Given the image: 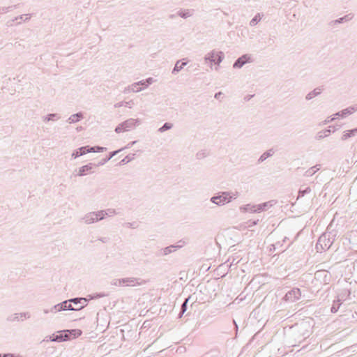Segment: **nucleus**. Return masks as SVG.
<instances>
[{"label":"nucleus","instance_id":"nucleus-1","mask_svg":"<svg viewBox=\"0 0 357 357\" xmlns=\"http://www.w3.org/2000/svg\"><path fill=\"white\" fill-rule=\"evenodd\" d=\"M238 197V192H220L217 195L211 198V202L218 206H223L229 203L233 199H236Z\"/></svg>","mask_w":357,"mask_h":357},{"label":"nucleus","instance_id":"nucleus-2","mask_svg":"<svg viewBox=\"0 0 357 357\" xmlns=\"http://www.w3.org/2000/svg\"><path fill=\"white\" fill-rule=\"evenodd\" d=\"M82 333V332L79 329L63 330L61 331L59 334H53V335L50 337V340L61 342L77 337L80 336Z\"/></svg>","mask_w":357,"mask_h":357},{"label":"nucleus","instance_id":"nucleus-3","mask_svg":"<svg viewBox=\"0 0 357 357\" xmlns=\"http://www.w3.org/2000/svg\"><path fill=\"white\" fill-rule=\"evenodd\" d=\"M335 234L331 232H325L321 234L316 244L317 252H322L328 250L335 240Z\"/></svg>","mask_w":357,"mask_h":357},{"label":"nucleus","instance_id":"nucleus-4","mask_svg":"<svg viewBox=\"0 0 357 357\" xmlns=\"http://www.w3.org/2000/svg\"><path fill=\"white\" fill-rule=\"evenodd\" d=\"M111 284L114 286L135 287L136 285H143L146 284V281L137 278H125L121 279H114L111 282Z\"/></svg>","mask_w":357,"mask_h":357},{"label":"nucleus","instance_id":"nucleus-5","mask_svg":"<svg viewBox=\"0 0 357 357\" xmlns=\"http://www.w3.org/2000/svg\"><path fill=\"white\" fill-rule=\"evenodd\" d=\"M182 243V244L171 245L166 248L160 249L157 252L156 255L158 257H162V256H167L172 252H174L176 250H178L183 246L184 242H182L181 241H180L178 242V243Z\"/></svg>","mask_w":357,"mask_h":357},{"label":"nucleus","instance_id":"nucleus-6","mask_svg":"<svg viewBox=\"0 0 357 357\" xmlns=\"http://www.w3.org/2000/svg\"><path fill=\"white\" fill-rule=\"evenodd\" d=\"M252 62L251 56L249 54H243L239 58H238L233 64L234 68H242L245 64L248 63Z\"/></svg>","mask_w":357,"mask_h":357},{"label":"nucleus","instance_id":"nucleus-7","mask_svg":"<svg viewBox=\"0 0 357 357\" xmlns=\"http://www.w3.org/2000/svg\"><path fill=\"white\" fill-rule=\"evenodd\" d=\"M30 317L31 314H29V312L15 313L8 316L7 318V321L10 322L18 321L20 319L21 320H23L24 319H29Z\"/></svg>","mask_w":357,"mask_h":357},{"label":"nucleus","instance_id":"nucleus-8","mask_svg":"<svg viewBox=\"0 0 357 357\" xmlns=\"http://www.w3.org/2000/svg\"><path fill=\"white\" fill-rule=\"evenodd\" d=\"M139 123L140 121L139 119H129L123 122V126H124L125 130L127 132L133 129Z\"/></svg>","mask_w":357,"mask_h":357},{"label":"nucleus","instance_id":"nucleus-9","mask_svg":"<svg viewBox=\"0 0 357 357\" xmlns=\"http://www.w3.org/2000/svg\"><path fill=\"white\" fill-rule=\"evenodd\" d=\"M82 220L86 225H90L98 222L93 211L86 213Z\"/></svg>","mask_w":357,"mask_h":357},{"label":"nucleus","instance_id":"nucleus-10","mask_svg":"<svg viewBox=\"0 0 357 357\" xmlns=\"http://www.w3.org/2000/svg\"><path fill=\"white\" fill-rule=\"evenodd\" d=\"M96 164L89 163L86 165H84L79 168L78 172L76 174L78 176H84L88 174L89 172L93 169V167H96Z\"/></svg>","mask_w":357,"mask_h":357},{"label":"nucleus","instance_id":"nucleus-11","mask_svg":"<svg viewBox=\"0 0 357 357\" xmlns=\"http://www.w3.org/2000/svg\"><path fill=\"white\" fill-rule=\"evenodd\" d=\"M275 204V200H271L266 202H264L259 204H257V213H260L264 211L268 210L270 207L273 206Z\"/></svg>","mask_w":357,"mask_h":357},{"label":"nucleus","instance_id":"nucleus-12","mask_svg":"<svg viewBox=\"0 0 357 357\" xmlns=\"http://www.w3.org/2000/svg\"><path fill=\"white\" fill-rule=\"evenodd\" d=\"M353 18V15L351 14H348L344 15L342 17H340L337 20H333L330 22L331 26H336L338 24L344 23L350 21Z\"/></svg>","mask_w":357,"mask_h":357},{"label":"nucleus","instance_id":"nucleus-13","mask_svg":"<svg viewBox=\"0 0 357 357\" xmlns=\"http://www.w3.org/2000/svg\"><path fill=\"white\" fill-rule=\"evenodd\" d=\"M121 151V149H118L116 151H114L109 153V155L106 158L102 159L98 164H96V167H99L107 163L109 160H111L114 156H115L117 153Z\"/></svg>","mask_w":357,"mask_h":357},{"label":"nucleus","instance_id":"nucleus-14","mask_svg":"<svg viewBox=\"0 0 357 357\" xmlns=\"http://www.w3.org/2000/svg\"><path fill=\"white\" fill-rule=\"evenodd\" d=\"M84 118L82 112H78L71 115L68 119L67 122L70 124L75 123L80 121Z\"/></svg>","mask_w":357,"mask_h":357},{"label":"nucleus","instance_id":"nucleus-15","mask_svg":"<svg viewBox=\"0 0 357 357\" xmlns=\"http://www.w3.org/2000/svg\"><path fill=\"white\" fill-rule=\"evenodd\" d=\"M356 135L357 128L352 130H345L343 132L342 136L341 137V139L342 141H345L348 139L349 137H354Z\"/></svg>","mask_w":357,"mask_h":357},{"label":"nucleus","instance_id":"nucleus-16","mask_svg":"<svg viewBox=\"0 0 357 357\" xmlns=\"http://www.w3.org/2000/svg\"><path fill=\"white\" fill-rule=\"evenodd\" d=\"M143 81H139L138 82L134 83L131 84L130 86H128L127 88L125 89L124 92L126 93L127 91H132V92H139L142 91V88H140L139 86V84H142Z\"/></svg>","mask_w":357,"mask_h":357},{"label":"nucleus","instance_id":"nucleus-17","mask_svg":"<svg viewBox=\"0 0 357 357\" xmlns=\"http://www.w3.org/2000/svg\"><path fill=\"white\" fill-rule=\"evenodd\" d=\"M355 109L354 107H350L347 109H344L339 112H337L334 114L335 117L337 116H341L342 118L347 116V115L351 114L354 112Z\"/></svg>","mask_w":357,"mask_h":357},{"label":"nucleus","instance_id":"nucleus-18","mask_svg":"<svg viewBox=\"0 0 357 357\" xmlns=\"http://www.w3.org/2000/svg\"><path fill=\"white\" fill-rule=\"evenodd\" d=\"M343 300V296L342 295H339L336 301H334L333 304L331 308V311L332 313H335L337 312L341 305V301Z\"/></svg>","mask_w":357,"mask_h":357},{"label":"nucleus","instance_id":"nucleus-19","mask_svg":"<svg viewBox=\"0 0 357 357\" xmlns=\"http://www.w3.org/2000/svg\"><path fill=\"white\" fill-rule=\"evenodd\" d=\"M331 126H329L327 129L322 130L318 132L316 135V139L318 140H320L321 139H324V138L329 136V135L331 132Z\"/></svg>","mask_w":357,"mask_h":357},{"label":"nucleus","instance_id":"nucleus-20","mask_svg":"<svg viewBox=\"0 0 357 357\" xmlns=\"http://www.w3.org/2000/svg\"><path fill=\"white\" fill-rule=\"evenodd\" d=\"M274 153V151L273 149H268L266 152H264L258 159L257 163L260 164L265 161L268 158L271 157Z\"/></svg>","mask_w":357,"mask_h":357},{"label":"nucleus","instance_id":"nucleus-21","mask_svg":"<svg viewBox=\"0 0 357 357\" xmlns=\"http://www.w3.org/2000/svg\"><path fill=\"white\" fill-rule=\"evenodd\" d=\"M86 153H88V150H86L85 146H82L73 152L72 157L77 158V157L83 155Z\"/></svg>","mask_w":357,"mask_h":357},{"label":"nucleus","instance_id":"nucleus-22","mask_svg":"<svg viewBox=\"0 0 357 357\" xmlns=\"http://www.w3.org/2000/svg\"><path fill=\"white\" fill-rule=\"evenodd\" d=\"M187 62H181V61H176L174 68H173L172 73L174 75H176L178 73L180 70H181L185 66H186Z\"/></svg>","mask_w":357,"mask_h":357},{"label":"nucleus","instance_id":"nucleus-23","mask_svg":"<svg viewBox=\"0 0 357 357\" xmlns=\"http://www.w3.org/2000/svg\"><path fill=\"white\" fill-rule=\"evenodd\" d=\"M217 52L215 50H212L208 54H206L204 56V60L207 61H210L211 63H213L215 61Z\"/></svg>","mask_w":357,"mask_h":357},{"label":"nucleus","instance_id":"nucleus-24","mask_svg":"<svg viewBox=\"0 0 357 357\" xmlns=\"http://www.w3.org/2000/svg\"><path fill=\"white\" fill-rule=\"evenodd\" d=\"M321 93V89L320 88H316L311 92L308 93L307 94L305 98L307 100H311V99L314 98V97H316L317 96L319 95Z\"/></svg>","mask_w":357,"mask_h":357},{"label":"nucleus","instance_id":"nucleus-25","mask_svg":"<svg viewBox=\"0 0 357 357\" xmlns=\"http://www.w3.org/2000/svg\"><path fill=\"white\" fill-rule=\"evenodd\" d=\"M193 14V10H181L178 12V15L182 18L186 19Z\"/></svg>","mask_w":357,"mask_h":357},{"label":"nucleus","instance_id":"nucleus-26","mask_svg":"<svg viewBox=\"0 0 357 357\" xmlns=\"http://www.w3.org/2000/svg\"><path fill=\"white\" fill-rule=\"evenodd\" d=\"M241 209L245 212H250V213H257V205L252 204H247L243 207H241Z\"/></svg>","mask_w":357,"mask_h":357},{"label":"nucleus","instance_id":"nucleus-27","mask_svg":"<svg viewBox=\"0 0 357 357\" xmlns=\"http://www.w3.org/2000/svg\"><path fill=\"white\" fill-rule=\"evenodd\" d=\"M319 169H320V165H316L312 167L311 168H310L309 169H307L305 173V176H311L314 175L318 170H319Z\"/></svg>","mask_w":357,"mask_h":357},{"label":"nucleus","instance_id":"nucleus-28","mask_svg":"<svg viewBox=\"0 0 357 357\" xmlns=\"http://www.w3.org/2000/svg\"><path fill=\"white\" fill-rule=\"evenodd\" d=\"M191 299V296H188L187 298H185V301L182 303L181 306V311L179 313V317H182L183 313L187 310V305L188 301Z\"/></svg>","mask_w":357,"mask_h":357},{"label":"nucleus","instance_id":"nucleus-29","mask_svg":"<svg viewBox=\"0 0 357 357\" xmlns=\"http://www.w3.org/2000/svg\"><path fill=\"white\" fill-rule=\"evenodd\" d=\"M294 295V301H297L301 296V291L298 288H291V296Z\"/></svg>","mask_w":357,"mask_h":357},{"label":"nucleus","instance_id":"nucleus-30","mask_svg":"<svg viewBox=\"0 0 357 357\" xmlns=\"http://www.w3.org/2000/svg\"><path fill=\"white\" fill-rule=\"evenodd\" d=\"M135 154H134V153L127 155L123 159H122L119 162V165H123L127 164L128 162H130L131 160H132L135 158Z\"/></svg>","mask_w":357,"mask_h":357},{"label":"nucleus","instance_id":"nucleus-31","mask_svg":"<svg viewBox=\"0 0 357 357\" xmlns=\"http://www.w3.org/2000/svg\"><path fill=\"white\" fill-rule=\"evenodd\" d=\"M172 127H173V124L172 123L166 122L163 124L162 126H161L160 128H158V131L159 132H164L167 130L172 129Z\"/></svg>","mask_w":357,"mask_h":357},{"label":"nucleus","instance_id":"nucleus-32","mask_svg":"<svg viewBox=\"0 0 357 357\" xmlns=\"http://www.w3.org/2000/svg\"><path fill=\"white\" fill-rule=\"evenodd\" d=\"M224 56H225L224 53L222 52H221V51L217 52L216 56L215 57V61H213V63L215 64L219 65L222 61Z\"/></svg>","mask_w":357,"mask_h":357},{"label":"nucleus","instance_id":"nucleus-33","mask_svg":"<svg viewBox=\"0 0 357 357\" xmlns=\"http://www.w3.org/2000/svg\"><path fill=\"white\" fill-rule=\"evenodd\" d=\"M132 104H133L132 100L121 101V102L116 103L114 105V107L117 108V107L124 106V107H128L130 108Z\"/></svg>","mask_w":357,"mask_h":357},{"label":"nucleus","instance_id":"nucleus-34","mask_svg":"<svg viewBox=\"0 0 357 357\" xmlns=\"http://www.w3.org/2000/svg\"><path fill=\"white\" fill-rule=\"evenodd\" d=\"M70 303H73L75 305L82 304V301L87 302L88 299L86 298H73L69 299Z\"/></svg>","mask_w":357,"mask_h":357},{"label":"nucleus","instance_id":"nucleus-35","mask_svg":"<svg viewBox=\"0 0 357 357\" xmlns=\"http://www.w3.org/2000/svg\"><path fill=\"white\" fill-rule=\"evenodd\" d=\"M261 15L258 13L250 21V26H255L261 20Z\"/></svg>","mask_w":357,"mask_h":357},{"label":"nucleus","instance_id":"nucleus-36","mask_svg":"<svg viewBox=\"0 0 357 357\" xmlns=\"http://www.w3.org/2000/svg\"><path fill=\"white\" fill-rule=\"evenodd\" d=\"M123 226L126 228L136 229L139 227V223L136 221L132 222H125L123 224Z\"/></svg>","mask_w":357,"mask_h":357},{"label":"nucleus","instance_id":"nucleus-37","mask_svg":"<svg viewBox=\"0 0 357 357\" xmlns=\"http://www.w3.org/2000/svg\"><path fill=\"white\" fill-rule=\"evenodd\" d=\"M311 192V189L309 187L305 188L304 190L300 189L298 190V195L297 196V199H300L301 197H303L305 194L310 193Z\"/></svg>","mask_w":357,"mask_h":357},{"label":"nucleus","instance_id":"nucleus-38","mask_svg":"<svg viewBox=\"0 0 357 357\" xmlns=\"http://www.w3.org/2000/svg\"><path fill=\"white\" fill-rule=\"evenodd\" d=\"M98 219V221L102 220L105 218V210H100L98 211H93Z\"/></svg>","mask_w":357,"mask_h":357},{"label":"nucleus","instance_id":"nucleus-39","mask_svg":"<svg viewBox=\"0 0 357 357\" xmlns=\"http://www.w3.org/2000/svg\"><path fill=\"white\" fill-rule=\"evenodd\" d=\"M31 17V14L21 15L18 17H15L13 21L17 20L18 19L23 20L24 22L28 21Z\"/></svg>","mask_w":357,"mask_h":357},{"label":"nucleus","instance_id":"nucleus-40","mask_svg":"<svg viewBox=\"0 0 357 357\" xmlns=\"http://www.w3.org/2000/svg\"><path fill=\"white\" fill-rule=\"evenodd\" d=\"M47 121H56L60 119V116L58 114H49L47 115Z\"/></svg>","mask_w":357,"mask_h":357},{"label":"nucleus","instance_id":"nucleus-41","mask_svg":"<svg viewBox=\"0 0 357 357\" xmlns=\"http://www.w3.org/2000/svg\"><path fill=\"white\" fill-rule=\"evenodd\" d=\"M105 214L107 216H113L114 215L118 214L116 209L114 208H107L105 210Z\"/></svg>","mask_w":357,"mask_h":357},{"label":"nucleus","instance_id":"nucleus-42","mask_svg":"<svg viewBox=\"0 0 357 357\" xmlns=\"http://www.w3.org/2000/svg\"><path fill=\"white\" fill-rule=\"evenodd\" d=\"M115 132L116 133H120V132H126V130H125L124 126H123V122L119 124L116 127Z\"/></svg>","mask_w":357,"mask_h":357},{"label":"nucleus","instance_id":"nucleus-43","mask_svg":"<svg viewBox=\"0 0 357 357\" xmlns=\"http://www.w3.org/2000/svg\"><path fill=\"white\" fill-rule=\"evenodd\" d=\"M89 296H90V299H96V298L105 297V296H106V294L104 293H96L93 295H90Z\"/></svg>","mask_w":357,"mask_h":357},{"label":"nucleus","instance_id":"nucleus-44","mask_svg":"<svg viewBox=\"0 0 357 357\" xmlns=\"http://www.w3.org/2000/svg\"><path fill=\"white\" fill-rule=\"evenodd\" d=\"M68 303H70L69 300L64 301L59 303L60 309L61 311L67 310Z\"/></svg>","mask_w":357,"mask_h":357},{"label":"nucleus","instance_id":"nucleus-45","mask_svg":"<svg viewBox=\"0 0 357 357\" xmlns=\"http://www.w3.org/2000/svg\"><path fill=\"white\" fill-rule=\"evenodd\" d=\"M84 307V305H81L78 308H75L74 307H73V305L70 303H68V307H67V310H74V311H78V310H82V308Z\"/></svg>","mask_w":357,"mask_h":357},{"label":"nucleus","instance_id":"nucleus-46","mask_svg":"<svg viewBox=\"0 0 357 357\" xmlns=\"http://www.w3.org/2000/svg\"><path fill=\"white\" fill-rule=\"evenodd\" d=\"M59 303L54 305L50 310V312L52 313H56L57 312H61Z\"/></svg>","mask_w":357,"mask_h":357},{"label":"nucleus","instance_id":"nucleus-47","mask_svg":"<svg viewBox=\"0 0 357 357\" xmlns=\"http://www.w3.org/2000/svg\"><path fill=\"white\" fill-rule=\"evenodd\" d=\"M59 303L54 305L50 310V312L52 313H56L57 312H61Z\"/></svg>","mask_w":357,"mask_h":357},{"label":"nucleus","instance_id":"nucleus-48","mask_svg":"<svg viewBox=\"0 0 357 357\" xmlns=\"http://www.w3.org/2000/svg\"><path fill=\"white\" fill-rule=\"evenodd\" d=\"M16 7H17V6H16V5H15V6H8V7H2V8H0V9H1V13H8V12L10 10V8H16Z\"/></svg>","mask_w":357,"mask_h":357},{"label":"nucleus","instance_id":"nucleus-49","mask_svg":"<svg viewBox=\"0 0 357 357\" xmlns=\"http://www.w3.org/2000/svg\"><path fill=\"white\" fill-rule=\"evenodd\" d=\"M136 143H137V141L130 142L126 146L121 148V151H123V150H125V149H130Z\"/></svg>","mask_w":357,"mask_h":357},{"label":"nucleus","instance_id":"nucleus-50","mask_svg":"<svg viewBox=\"0 0 357 357\" xmlns=\"http://www.w3.org/2000/svg\"><path fill=\"white\" fill-rule=\"evenodd\" d=\"M86 150H88V153H95L96 152V146H85Z\"/></svg>","mask_w":357,"mask_h":357},{"label":"nucleus","instance_id":"nucleus-51","mask_svg":"<svg viewBox=\"0 0 357 357\" xmlns=\"http://www.w3.org/2000/svg\"><path fill=\"white\" fill-rule=\"evenodd\" d=\"M107 150L106 147L96 146V152L100 153Z\"/></svg>","mask_w":357,"mask_h":357},{"label":"nucleus","instance_id":"nucleus-52","mask_svg":"<svg viewBox=\"0 0 357 357\" xmlns=\"http://www.w3.org/2000/svg\"><path fill=\"white\" fill-rule=\"evenodd\" d=\"M336 119V117L333 115V117H328L324 122L323 124H327L333 121H334Z\"/></svg>","mask_w":357,"mask_h":357},{"label":"nucleus","instance_id":"nucleus-53","mask_svg":"<svg viewBox=\"0 0 357 357\" xmlns=\"http://www.w3.org/2000/svg\"><path fill=\"white\" fill-rule=\"evenodd\" d=\"M259 222V220H249L248 222V227H252L254 225H256Z\"/></svg>","mask_w":357,"mask_h":357},{"label":"nucleus","instance_id":"nucleus-54","mask_svg":"<svg viewBox=\"0 0 357 357\" xmlns=\"http://www.w3.org/2000/svg\"><path fill=\"white\" fill-rule=\"evenodd\" d=\"M197 156L198 159H201L206 157V155L204 152H199L197 153Z\"/></svg>","mask_w":357,"mask_h":357},{"label":"nucleus","instance_id":"nucleus-55","mask_svg":"<svg viewBox=\"0 0 357 357\" xmlns=\"http://www.w3.org/2000/svg\"><path fill=\"white\" fill-rule=\"evenodd\" d=\"M109 238L108 237H100L98 238V241L105 243L109 241Z\"/></svg>","mask_w":357,"mask_h":357},{"label":"nucleus","instance_id":"nucleus-56","mask_svg":"<svg viewBox=\"0 0 357 357\" xmlns=\"http://www.w3.org/2000/svg\"><path fill=\"white\" fill-rule=\"evenodd\" d=\"M146 84H145V87H147L149 84H151L153 82V78L149 77L145 79Z\"/></svg>","mask_w":357,"mask_h":357},{"label":"nucleus","instance_id":"nucleus-57","mask_svg":"<svg viewBox=\"0 0 357 357\" xmlns=\"http://www.w3.org/2000/svg\"><path fill=\"white\" fill-rule=\"evenodd\" d=\"M222 96V93L221 91H219L215 94L214 98L215 99H220Z\"/></svg>","mask_w":357,"mask_h":357},{"label":"nucleus","instance_id":"nucleus-58","mask_svg":"<svg viewBox=\"0 0 357 357\" xmlns=\"http://www.w3.org/2000/svg\"><path fill=\"white\" fill-rule=\"evenodd\" d=\"M0 357H14V355L12 354H5L3 356L0 354Z\"/></svg>","mask_w":357,"mask_h":357},{"label":"nucleus","instance_id":"nucleus-59","mask_svg":"<svg viewBox=\"0 0 357 357\" xmlns=\"http://www.w3.org/2000/svg\"><path fill=\"white\" fill-rule=\"evenodd\" d=\"M289 294H290V291H287V293L285 294L284 299L285 301H287L289 299Z\"/></svg>","mask_w":357,"mask_h":357},{"label":"nucleus","instance_id":"nucleus-60","mask_svg":"<svg viewBox=\"0 0 357 357\" xmlns=\"http://www.w3.org/2000/svg\"><path fill=\"white\" fill-rule=\"evenodd\" d=\"M331 132H334L336 130L335 127V126H331Z\"/></svg>","mask_w":357,"mask_h":357},{"label":"nucleus","instance_id":"nucleus-61","mask_svg":"<svg viewBox=\"0 0 357 357\" xmlns=\"http://www.w3.org/2000/svg\"><path fill=\"white\" fill-rule=\"evenodd\" d=\"M43 312H44L45 314H47V313L50 312V310H47V309L44 310Z\"/></svg>","mask_w":357,"mask_h":357},{"label":"nucleus","instance_id":"nucleus-62","mask_svg":"<svg viewBox=\"0 0 357 357\" xmlns=\"http://www.w3.org/2000/svg\"><path fill=\"white\" fill-rule=\"evenodd\" d=\"M43 121H45V122H46V121H47V116H43Z\"/></svg>","mask_w":357,"mask_h":357},{"label":"nucleus","instance_id":"nucleus-63","mask_svg":"<svg viewBox=\"0 0 357 357\" xmlns=\"http://www.w3.org/2000/svg\"><path fill=\"white\" fill-rule=\"evenodd\" d=\"M233 321H234V324L235 327H236V331H237V330H238V326H237V324H236V322L235 321V320H234Z\"/></svg>","mask_w":357,"mask_h":357},{"label":"nucleus","instance_id":"nucleus-64","mask_svg":"<svg viewBox=\"0 0 357 357\" xmlns=\"http://www.w3.org/2000/svg\"><path fill=\"white\" fill-rule=\"evenodd\" d=\"M87 302L82 301V305H84V307L86 305Z\"/></svg>","mask_w":357,"mask_h":357}]
</instances>
